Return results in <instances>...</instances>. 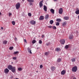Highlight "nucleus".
<instances>
[{"instance_id": "f257e3e1", "label": "nucleus", "mask_w": 79, "mask_h": 79, "mask_svg": "<svg viewBox=\"0 0 79 79\" xmlns=\"http://www.w3.org/2000/svg\"><path fill=\"white\" fill-rule=\"evenodd\" d=\"M77 67L76 66H74L72 68V71L73 72H76L77 71Z\"/></svg>"}, {"instance_id": "f03ea898", "label": "nucleus", "mask_w": 79, "mask_h": 79, "mask_svg": "<svg viewBox=\"0 0 79 79\" xmlns=\"http://www.w3.org/2000/svg\"><path fill=\"white\" fill-rule=\"evenodd\" d=\"M27 1L28 2H29V4L30 6L32 5V3H34V0H27Z\"/></svg>"}, {"instance_id": "7ed1b4c3", "label": "nucleus", "mask_w": 79, "mask_h": 79, "mask_svg": "<svg viewBox=\"0 0 79 79\" xmlns=\"http://www.w3.org/2000/svg\"><path fill=\"white\" fill-rule=\"evenodd\" d=\"M20 3L19 2H18L16 4L15 6L17 10H18L19 8V7H20Z\"/></svg>"}, {"instance_id": "20e7f679", "label": "nucleus", "mask_w": 79, "mask_h": 79, "mask_svg": "<svg viewBox=\"0 0 79 79\" xmlns=\"http://www.w3.org/2000/svg\"><path fill=\"white\" fill-rule=\"evenodd\" d=\"M44 2V1H41L39 3V6L40 8H41L43 6V2Z\"/></svg>"}, {"instance_id": "39448f33", "label": "nucleus", "mask_w": 79, "mask_h": 79, "mask_svg": "<svg viewBox=\"0 0 79 79\" xmlns=\"http://www.w3.org/2000/svg\"><path fill=\"white\" fill-rule=\"evenodd\" d=\"M30 23L31 24H32V25H34L35 24V21L34 20H31V21H30Z\"/></svg>"}, {"instance_id": "423d86ee", "label": "nucleus", "mask_w": 79, "mask_h": 79, "mask_svg": "<svg viewBox=\"0 0 79 79\" xmlns=\"http://www.w3.org/2000/svg\"><path fill=\"white\" fill-rule=\"evenodd\" d=\"M59 14H62L63 13V8H60L59 10Z\"/></svg>"}, {"instance_id": "0eeeda50", "label": "nucleus", "mask_w": 79, "mask_h": 79, "mask_svg": "<svg viewBox=\"0 0 79 79\" xmlns=\"http://www.w3.org/2000/svg\"><path fill=\"white\" fill-rule=\"evenodd\" d=\"M60 43L61 44H62V45H63L65 42V40H60Z\"/></svg>"}, {"instance_id": "6e6552de", "label": "nucleus", "mask_w": 79, "mask_h": 79, "mask_svg": "<svg viewBox=\"0 0 79 79\" xmlns=\"http://www.w3.org/2000/svg\"><path fill=\"white\" fill-rule=\"evenodd\" d=\"M11 71L12 73H15L16 71V69L15 67H13L11 69Z\"/></svg>"}, {"instance_id": "1a4fd4ad", "label": "nucleus", "mask_w": 79, "mask_h": 79, "mask_svg": "<svg viewBox=\"0 0 79 79\" xmlns=\"http://www.w3.org/2000/svg\"><path fill=\"white\" fill-rule=\"evenodd\" d=\"M43 19H44V16H40L39 18V20H43Z\"/></svg>"}, {"instance_id": "9d476101", "label": "nucleus", "mask_w": 79, "mask_h": 79, "mask_svg": "<svg viewBox=\"0 0 79 79\" xmlns=\"http://www.w3.org/2000/svg\"><path fill=\"white\" fill-rule=\"evenodd\" d=\"M73 38H74V36H73V35H71L69 36V39H70L71 40H72V39H73Z\"/></svg>"}, {"instance_id": "9b49d317", "label": "nucleus", "mask_w": 79, "mask_h": 79, "mask_svg": "<svg viewBox=\"0 0 79 79\" xmlns=\"http://www.w3.org/2000/svg\"><path fill=\"white\" fill-rule=\"evenodd\" d=\"M66 73V71L64 70H63L61 72V74L62 75H64Z\"/></svg>"}, {"instance_id": "f8f14e48", "label": "nucleus", "mask_w": 79, "mask_h": 79, "mask_svg": "<svg viewBox=\"0 0 79 79\" xmlns=\"http://www.w3.org/2000/svg\"><path fill=\"white\" fill-rule=\"evenodd\" d=\"M7 68L10 70H11V69L13 68V66L11 65H9L8 66Z\"/></svg>"}, {"instance_id": "ddd939ff", "label": "nucleus", "mask_w": 79, "mask_h": 79, "mask_svg": "<svg viewBox=\"0 0 79 79\" xmlns=\"http://www.w3.org/2000/svg\"><path fill=\"white\" fill-rule=\"evenodd\" d=\"M4 72L5 73H8L9 72V70L8 69H6L4 71Z\"/></svg>"}, {"instance_id": "4468645a", "label": "nucleus", "mask_w": 79, "mask_h": 79, "mask_svg": "<svg viewBox=\"0 0 79 79\" xmlns=\"http://www.w3.org/2000/svg\"><path fill=\"white\" fill-rule=\"evenodd\" d=\"M28 52L30 53V54H32V50H31V48H28Z\"/></svg>"}, {"instance_id": "2eb2a0df", "label": "nucleus", "mask_w": 79, "mask_h": 79, "mask_svg": "<svg viewBox=\"0 0 79 79\" xmlns=\"http://www.w3.org/2000/svg\"><path fill=\"white\" fill-rule=\"evenodd\" d=\"M69 18V17L68 16H65L64 18V20H68Z\"/></svg>"}, {"instance_id": "dca6fc26", "label": "nucleus", "mask_w": 79, "mask_h": 79, "mask_svg": "<svg viewBox=\"0 0 79 79\" xmlns=\"http://www.w3.org/2000/svg\"><path fill=\"white\" fill-rule=\"evenodd\" d=\"M44 10L45 11H47V6L44 5Z\"/></svg>"}, {"instance_id": "f3484780", "label": "nucleus", "mask_w": 79, "mask_h": 79, "mask_svg": "<svg viewBox=\"0 0 79 79\" xmlns=\"http://www.w3.org/2000/svg\"><path fill=\"white\" fill-rule=\"evenodd\" d=\"M56 52H60V51H61V49H60V48H57L56 49Z\"/></svg>"}, {"instance_id": "a211bd4d", "label": "nucleus", "mask_w": 79, "mask_h": 79, "mask_svg": "<svg viewBox=\"0 0 79 79\" xmlns=\"http://www.w3.org/2000/svg\"><path fill=\"white\" fill-rule=\"evenodd\" d=\"M50 11H51L52 13V14H54V13H55V10H54L53 9H51L50 10Z\"/></svg>"}, {"instance_id": "6ab92c4d", "label": "nucleus", "mask_w": 79, "mask_h": 79, "mask_svg": "<svg viewBox=\"0 0 79 79\" xmlns=\"http://www.w3.org/2000/svg\"><path fill=\"white\" fill-rule=\"evenodd\" d=\"M61 59L60 58H59L58 59H57V61L58 62V63H60V62H61Z\"/></svg>"}, {"instance_id": "aec40b11", "label": "nucleus", "mask_w": 79, "mask_h": 79, "mask_svg": "<svg viewBox=\"0 0 79 79\" xmlns=\"http://www.w3.org/2000/svg\"><path fill=\"white\" fill-rule=\"evenodd\" d=\"M51 69L52 71H54L55 69V67L54 66H52L51 67Z\"/></svg>"}, {"instance_id": "412c9836", "label": "nucleus", "mask_w": 79, "mask_h": 79, "mask_svg": "<svg viewBox=\"0 0 79 79\" xmlns=\"http://www.w3.org/2000/svg\"><path fill=\"white\" fill-rule=\"evenodd\" d=\"M48 17H49V15H46L45 16V19H48Z\"/></svg>"}, {"instance_id": "4be33fe9", "label": "nucleus", "mask_w": 79, "mask_h": 79, "mask_svg": "<svg viewBox=\"0 0 79 79\" xmlns=\"http://www.w3.org/2000/svg\"><path fill=\"white\" fill-rule=\"evenodd\" d=\"M56 21L57 22H61V19H56Z\"/></svg>"}, {"instance_id": "5701e85b", "label": "nucleus", "mask_w": 79, "mask_h": 79, "mask_svg": "<svg viewBox=\"0 0 79 79\" xmlns=\"http://www.w3.org/2000/svg\"><path fill=\"white\" fill-rule=\"evenodd\" d=\"M71 61L72 62L74 63V62H75L76 61V59H75L74 58H73L71 59Z\"/></svg>"}, {"instance_id": "b1692460", "label": "nucleus", "mask_w": 79, "mask_h": 79, "mask_svg": "<svg viewBox=\"0 0 79 79\" xmlns=\"http://www.w3.org/2000/svg\"><path fill=\"white\" fill-rule=\"evenodd\" d=\"M76 14L77 15H79V10H78L76 11L75 12Z\"/></svg>"}, {"instance_id": "393cba45", "label": "nucleus", "mask_w": 79, "mask_h": 79, "mask_svg": "<svg viewBox=\"0 0 79 79\" xmlns=\"http://www.w3.org/2000/svg\"><path fill=\"white\" fill-rule=\"evenodd\" d=\"M8 42L7 41H4L3 42V44H6Z\"/></svg>"}, {"instance_id": "a878e982", "label": "nucleus", "mask_w": 79, "mask_h": 79, "mask_svg": "<svg viewBox=\"0 0 79 79\" xmlns=\"http://www.w3.org/2000/svg\"><path fill=\"white\" fill-rule=\"evenodd\" d=\"M50 23L51 24H53V20H51L50 21Z\"/></svg>"}, {"instance_id": "bb28decb", "label": "nucleus", "mask_w": 79, "mask_h": 79, "mask_svg": "<svg viewBox=\"0 0 79 79\" xmlns=\"http://www.w3.org/2000/svg\"><path fill=\"white\" fill-rule=\"evenodd\" d=\"M19 53V52L18 51H16V52H14V54H18Z\"/></svg>"}, {"instance_id": "cd10ccee", "label": "nucleus", "mask_w": 79, "mask_h": 79, "mask_svg": "<svg viewBox=\"0 0 79 79\" xmlns=\"http://www.w3.org/2000/svg\"><path fill=\"white\" fill-rule=\"evenodd\" d=\"M69 48V46L68 45H66L65 47V48L66 49H68Z\"/></svg>"}, {"instance_id": "c85d7f7f", "label": "nucleus", "mask_w": 79, "mask_h": 79, "mask_svg": "<svg viewBox=\"0 0 79 79\" xmlns=\"http://www.w3.org/2000/svg\"><path fill=\"white\" fill-rule=\"evenodd\" d=\"M18 71H22V68H18Z\"/></svg>"}, {"instance_id": "c756f323", "label": "nucleus", "mask_w": 79, "mask_h": 79, "mask_svg": "<svg viewBox=\"0 0 79 79\" xmlns=\"http://www.w3.org/2000/svg\"><path fill=\"white\" fill-rule=\"evenodd\" d=\"M52 28L53 29H56V27L55 26H52Z\"/></svg>"}, {"instance_id": "7c9ffc66", "label": "nucleus", "mask_w": 79, "mask_h": 79, "mask_svg": "<svg viewBox=\"0 0 79 79\" xmlns=\"http://www.w3.org/2000/svg\"><path fill=\"white\" fill-rule=\"evenodd\" d=\"M66 24V22H64L62 23L63 26H65Z\"/></svg>"}, {"instance_id": "2f4dec72", "label": "nucleus", "mask_w": 79, "mask_h": 79, "mask_svg": "<svg viewBox=\"0 0 79 79\" xmlns=\"http://www.w3.org/2000/svg\"><path fill=\"white\" fill-rule=\"evenodd\" d=\"M36 42V41L35 40H34L32 41V44H35Z\"/></svg>"}, {"instance_id": "473e14b6", "label": "nucleus", "mask_w": 79, "mask_h": 79, "mask_svg": "<svg viewBox=\"0 0 79 79\" xmlns=\"http://www.w3.org/2000/svg\"><path fill=\"white\" fill-rule=\"evenodd\" d=\"M12 23L13 25H15V22L14 21H12Z\"/></svg>"}, {"instance_id": "72a5a7b5", "label": "nucleus", "mask_w": 79, "mask_h": 79, "mask_svg": "<svg viewBox=\"0 0 79 79\" xmlns=\"http://www.w3.org/2000/svg\"><path fill=\"white\" fill-rule=\"evenodd\" d=\"M42 40H39V44H42Z\"/></svg>"}, {"instance_id": "f704fd0d", "label": "nucleus", "mask_w": 79, "mask_h": 79, "mask_svg": "<svg viewBox=\"0 0 79 79\" xmlns=\"http://www.w3.org/2000/svg\"><path fill=\"white\" fill-rule=\"evenodd\" d=\"M13 48H14L13 47H11L9 48V49H10V50H13Z\"/></svg>"}, {"instance_id": "c9c22d12", "label": "nucleus", "mask_w": 79, "mask_h": 79, "mask_svg": "<svg viewBox=\"0 0 79 79\" xmlns=\"http://www.w3.org/2000/svg\"><path fill=\"white\" fill-rule=\"evenodd\" d=\"M56 26H59V25H60V23L59 22H57L56 23Z\"/></svg>"}, {"instance_id": "e433bc0d", "label": "nucleus", "mask_w": 79, "mask_h": 79, "mask_svg": "<svg viewBox=\"0 0 79 79\" xmlns=\"http://www.w3.org/2000/svg\"><path fill=\"white\" fill-rule=\"evenodd\" d=\"M13 60H16V57H14L13 58Z\"/></svg>"}, {"instance_id": "4c0bfd02", "label": "nucleus", "mask_w": 79, "mask_h": 79, "mask_svg": "<svg viewBox=\"0 0 79 79\" xmlns=\"http://www.w3.org/2000/svg\"><path fill=\"white\" fill-rule=\"evenodd\" d=\"M29 16H31V14L30 13H28Z\"/></svg>"}, {"instance_id": "58836bf2", "label": "nucleus", "mask_w": 79, "mask_h": 79, "mask_svg": "<svg viewBox=\"0 0 79 79\" xmlns=\"http://www.w3.org/2000/svg\"><path fill=\"white\" fill-rule=\"evenodd\" d=\"M45 55H48V52H46L45 53Z\"/></svg>"}, {"instance_id": "ea45409f", "label": "nucleus", "mask_w": 79, "mask_h": 79, "mask_svg": "<svg viewBox=\"0 0 79 79\" xmlns=\"http://www.w3.org/2000/svg\"><path fill=\"white\" fill-rule=\"evenodd\" d=\"M43 67V65H40V68L41 69H42Z\"/></svg>"}, {"instance_id": "a19ab883", "label": "nucleus", "mask_w": 79, "mask_h": 79, "mask_svg": "<svg viewBox=\"0 0 79 79\" xmlns=\"http://www.w3.org/2000/svg\"><path fill=\"white\" fill-rule=\"evenodd\" d=\"M50 43H48L46 44V45L48 46V45H50Z\"/></svg>"}, {"instance_id": "79ce46f5", "label": "nucleus", "mask_w": 79, "mask_h": 79, "mask_svg": "<svg viewBox=\"0 0 79 79\" xmlns=\"http://www.w3.org/2000/svg\"><path fill=\"white\" fill-rule=\"evenodd\" d=\"M52 26H48V27L49 28H52Z\"/></svg>"}, {"instance_id": "37998d69", "label": "nucleus", "mask_w": 79, "mask_h": 79, "mask_svg": "<svg viewBox=\"0 0 79 79\" xmlns=\"http://www.w3.org/2000/svg\"><path fill=\"white\" fill-rule=\"evenodd\" d=\"M12 15V14H11V13H9V16H11V15Z\"/></svg>"}, {"instance_id": "c03bdc74", "label": "nucleus", "mask_w": 79, "mask_h": 79, "mask_svg": "<svg viewBox=\"0 0 79 79\" xmlns=\"http://www.w3.org/2000/svg\"><path fill=\"white\" fill-rule=\"evenodd\" d=\"M44 36H45V35H42V38H44Z\"/></svg>"}, {"instance_id": "a18cd8bd", "label": "nucleus", "mask_w": 79, "mask_h": 79, "mask_svg": "<svg viewBox=\"0 0 79 79\" xmlns=\"http://www.w3.org/2000/svg\"><path fill=\"white\" fill-rule=\"evenodd\" d=\"M15 41H17V38H15Z\"/></svg>"}, {"instance_id": "49530a36", "label": "nucleus", "mask_w": 79, "mask_h": 79, "mask_svg": "<svg viewBox=\"0 0 79 79\" xmlns=\"http://www.w3.org/2000/svg\"><path fill=\"white\" fill-rule=\"evenodd\" d=\"M24 41L25 42H27L26 40V39H24Z\"/></svg>"}, {"instance_id": "de8ad7c7", "label": "nucleus", "mask_w": 79, "mask_h": 79, "mask_svg": "<svg viewBox=\"0 0 79 79\" xmlns=\"http://www.w3.org/2000/svg\"><path fill=\"white\" fill-rule=\"evenodd\" d=\"M1 29L3 30V27H1Z\"/></svg>"}, {"instance_id": "09e8293b", "label": "nucleus", "mask_w": 79, "mask_h": 79, "mask_svg": "<svg viewBox=\"0 0 79 79\" xmlns=\"http://www.w3.org/2000/svg\"><path fill=\"white\" fill-rule=\"evenodd\" d=\"M57 1V0H53V1L54 2H56V1Z\"/></svg>"}, {"instance_id": "8fccbe9b", "label": "nucleus", "mask_w": 79, "mask_h": 79, "mask_svg": "<svg viewBox=\"0 0 79 79\" xmlns=\"http://www.w3.org/2000/svg\"><path fill=\"white\" fill-rule=\"evenodd\" d=\"M78 19L79 20V15L78 16Z\"/></svg>"}, {"instance_id": "3c124183", "label": "nucleus", "mask_w": 79, "mask_h": 79, "mask_svg": "<svg viewBox=\"0 0 79 79\" xmlns=\"http://www.w3.org/2000/svg\"><path fill=\"white\" fill-rule=\"evenodd\" d=\"M73 79H76V77H74V78H73Z\"/></svg>"}, {"instance_id": "603ef678", "label": "nucleus", "mask_w": 79, "mask_h": 79, "mask_svg": "<svg viewBox=\"0 0 79 79\" xmlns=\"http://www.w3.org/2000/svg\"><path fill=\"white\" fill-rule=\"evenodd\" d=\"M2 15V13H1V12H0V15Z\"/></svg>"}, {"instance_id": "864d4df0", "label": "nucleus", "mask_w": 79, "mask_h": 79, "mask_svg": "<svg viewBox=\"0 0 79 79\" xmlns=\"http://www.w3.org/2000/svg\"><path fill=\"white\" fill-rule=\"evenodd\" d=\"M76 10H78V8H77L76 9Z\"/></svg>"}, {"instance_id": "5fc2aeb1", "label": "nucleus", "mask_w": 79, "mask_h": 79, "mask_svg": "<svg viewBox=\"0 0 79 79\" xmlns=\"http://www.w3.org/2000/svg\"><path fill=\"white\" fill-rule=\"evenodd\" d=\"M38 71H36V73H38Z\"/></svg>"}, {"instance_id": "6e6d98bb", "label": "nucleus", "mask_w": 79, "mask_h": 79, "mask_svg": "<svg viewBox=\"0 0 79 79\" xmlns=\"http://www.w3.org/2000/svg\"><path fill=\"white\" fill-rule=\"evenodd\" d=\"M24 0H22V1H24Z\"/></svg>"}]
</instances>
